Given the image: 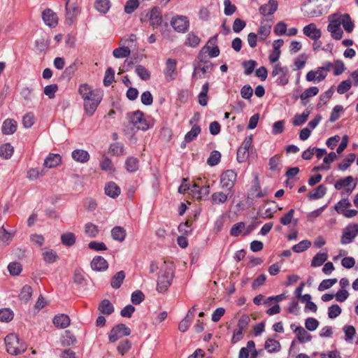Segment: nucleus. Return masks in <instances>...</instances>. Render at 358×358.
Returning a JSON list of instances; mask_svg holds the SVG:
<instances>
[{
	"instance_id": "obj_53",
	"label": "nucleus",
	"mask_w": 358,
	"mask_h": 358,
	"mask_svg": "<svg viewBox=\"0 0 358 358\" xmlns=\"http://www.w3.org/2000/svg\"><path fill=\"white\" fill-rule=\"evenodd\" d=\"M257 65V62L255 60L250 59L245 61L242 63V66L244 68V73L246 76L250 75L255 70Z\"/></svg>"
},
{
	"instance_id": "obj_46",
	"label": "nucleus",
	"mask_w": 358,
	"mask_h": 358,
	"mask_svg": "<svg viewBox=\"0 0 358 358\" xmlns=\"http://www.w3.org/2000/svg\"><path fill=\"white\" fill-rule=\"evenodd\" d=\"M200 41V38L192 32L187 35L186 41L184 44L186 46L194 48L199 44Z\"/></svg>"
},
{
	"instance_id": "obj_58",
	"label": "nucleus",
	"mask_w": 358,
	"mask_h": 358,
	"mask_svg": "<svg viewBox=\"0 0 358 358\" xmlns=\"http://www.w3.org/2000/svg\"><path fill=\"white\" fill-rule=\"evenodd\" d=\"M271 25L261 24L257 34L259 35V39L264 41L271 33Z\"/></svg>"
},
{
	"instance_id": "obj_14",
	"label": "nucleus",
	"mask_w": 358,
	"mask_h": 358,
	"mask_svg": "<svg viewBox=\"0 0 358 358\" xmlns=\"http://www.w3.org/2000/svg\"><path fill=\"white\" fill-rule=\"evenodd\" d=\"M234 194V192H229L225 194L222 192H216L211 195V202L213 204L224 203L228 199L231 198Z\"/></svg>"
},
{
	"instance_id": "obj_47",
	"label": "nucleus",
	"mask_w": 358,
	"mask_h": 358,
	"mask_svg": "<svg viewBox=\"0 0 358 358\" xmlns=\"http://www.w3.org/2000/svg\"><path fill=\"white\" fill-rule=\"evenodd\" d=\"M131 51L129 47L122 46L115 49L113 51V55L115 58H124L130 55Z\"/></svg>"
},
{
	"instance_id": "obj_38",
	"label": "nucleus",
	"mask_w": 358,
	"mask_h": 358,
	"mask_svg": "<svg viewBox=\"0 0 358 358\" xmlns=\"http://www.w3.org/2000/svg\"><path fill=\"white\" fill-rule=\"evenodd\" d=\"M61 342L63 346H70L76 343V338L71 331H65L61 338Z\"/></svg>"
},
{
	"instance_id": "obj_54",
	"label": "nucleus",
	"mask_w": 358,
	"mask_h": 358,
	"mask_svg": "<svg viewBox=\"0 0 358 358\" xmlns=\"http://www.w3.org/2000/svg\"><path fill=\"white\" fill-rule=\"evenodd\" d=\"M139 6L138 0H128L124 8V10L127 14L132 13Z\"/></svg>"
},
{
	"instance_id": "obj_7",
	"label": "nucleus",
	"mask_w": 358,
	"mask_h": 358,
	"mask_svg": "<svg viewBox=\"0 0 358 358\" xmlns=\"http://www.w3.org/2000/svg\"><path fill=\"white\" fill-rule=\"evenodd\" d=\"M131 334V329L124 324H118L110 331L108 339L111 343H115L123 336H129Z\"/></svg>"
},
{
	"instance_id": "obj_59",
	"label": "nucleus",
	"mask_w": 358,
	"mask_h": 358,
	"mask_svg": "<svg viewBox=\"0 0 358 358\" xmlns=\"http://www.w3.org/2000/svg\"><path fill=\"white\" fill-rule=\"evenodd\" d=\"M336 282H337L336 278L323 280L318 286V290L320 292H322L325 289H329Z\"/></svg>"
},
{
	"instance_id": "obj_18",
	"label": "nucleus",
	"mask_w": 358,
	"mask_h": 358,
	"mask_svg": "<svg viewBox=\"0 0 358 358\" xmlns=\"http://www.w3.org/2000/svg\"><path fill=\"white\" fill-rule=\"evenodd\" d=\"M104 189L106 194L113 199L117 197L121 192L120 188L114 182H108L106 185Z\"/></svg>"
},
{
	"instance_id": "obj_61",
	"label": "nucleus",
	"mask_w": 358,
	"mask_h": 358,
	"mask_svg": "<svg viewBox=\"0 0 358 358\" xmlns=\"http://www.w3.org/2000/svg\"><path fill=\"white\" fill-rule=\"evenodd\" d=\"M13 318V312L8 308L0 310V321L10 322Z\"/></svg>"
},
{
	"instance_id": "obj_33",
	"label": "nucleus",
	"mask_w": 358,
	"mask_h": 358,
	"mask_svg": "<svg viewBox=\"0 0 358 358\" xmlns=\"http://www.w3.org/2000/svg\"><path fill=\"white\" fill-rule=\"evenodd\" d=\"M14 148L10 143H4L0 146V157L8 159L13 155Z\"/></svg>"
},
{
	"instance_id": "obj_15",
	"label": "nucleus",
	"mask_w": 358,
	"mask_h": 358,
	"mask_svg": "<svg viewBox=\"0 0 358 358\" xmlns=\"http://www.w3.org/2000/svg\"><path fill=\"white\" fill-rule=\"evenodd\" d=\"M352 181V176H347L345 178L337 180L334 184V187L338 190L341 189L343 187H345L347 193L350 194L356 186V184H355L352 188L348 187Z\"/></svg>"
},
{
	"instance_id": "obj_35",
	"label": "nucleus",
	"mask_w": 358,
	"mask_h": 358,
	"mask_svg": "<svg viewBox=\"0 0 358 358\" xmlns=\"http://www.w3.org/2000/svg\"><path fill=\"white\" fill-rule=\"evenodd\" d=\"M94 7L99 13L106 14L109 10L110 3L109 0H96Z\"/></svg>"
},
{
	"instance_id": "obj_60",
	"label": "nucleus",
	"mask_w": 358,
	"mask_h": 358,
	"mask_svg": "<svg viewBox=\"0 0 358 358\" xmlns=\"http://www.w3.org/2000/svg\"><path fill=\"white\" fill-rule=\"evenodd\" d=\"M342 310L338 304H333L328 308V317L330 319H335L341 315Z\"/></svg>"
},
{
	"instance_id": "obj_23",
	"label": "nucleus",
	"mask_w": 358,
	"mask_h": 358,
	"mask_svg": "<svg viewBox=\"0 0 358 358\" xmlns=\"http://www.w3.org/2000/svg\"><path fill=\"white\" fill-rule=\"evenodd\" d=\"M62 162V157L59 154L50 153L46 157V168H55Z\"/></svg>"
},
{
	"instance_id": "obj_39",
	"label": "nucleus",
	"mask_w": 358,
	"mask_h": 358,
	"mask_svg": "<svg viewBox=\"0 0 358 358\" xmlns=\"http://www.w3.org/2000/svg\"><path fill=\"white\" fill-rule=\"evenodd\" d=\"M99 232L98 227L92 223L87 222L85 225V234L90 238H95Z\"/></svg>"
},
{
	"instance_id": "obj_42",
	"label": "nucleus",
	"mask_w": 358,
	"mask_h": 358,
	"mask_svg": "<svg viewBox=\"0 0 358 358\" xmlns=\"http://www.w3.org/2000/svg\"><path fill=\"white\" fill-rule=\"evenodd\" d=\"M12 238L11 234L5 229L3 226L0 228V245H8Z\"/></svg>"
},
{
	"instance_id": "obj_27",
	"label": "nucleus",
	"mask_w": 358,
	"mask_h": 358,
	"mask_svg": "<svg viewBox=\"0 0 358 358\" xmlns=\"http://www.w3.org/2000/svg\"><path fill=\"white\" fill-rule=\"evenodd\" d=\"M310 110L306 109L301 114L295 115L292 120L293 125L295 127H298L304 124L307 121L308 117L310 115Z\"/></svg>"
},
{
	"instance_id": "obj_48",
	"label": "nucleus",
	"mask_w": 358,
	"mask_h": 358,
	"mask_svg": "<svg viewBox=\"0 0 358 358\" xmlns=\"http://www.w3.org/2000/svg\"><path fill=\"white\" fill-rule=\"evenodd\" d=\"M311 245V242L308 240H303L299 242V243L294 245L292 247V250L294 252L299 253L304 252L307 249H308Z\"/></svg>"
},
{
	"instance_id": "obj_16",
	"label": "nucleus",
	"mask_w": 358,
	"mask_h": 358,
	"mask_svg": "<svg viewBox=\"0 0 358 358\" xmlns=\"http://www.w3.org/2000/svg\"><path fill=\"white\" fill-rule=\"evenodd\" d=\"M277 1L275 0H269L267 3L262 5L259 10L262 15L266 16L273 15L277 10Z\"/></svg>"
},
{
	"instance_id": "obj_28",
	"label": "nucleus",
	"mask_w": 358,
	"mask_h": 358,
	"mask_svg": "<svg viewBox=\"0 0 358 358\" xmlns=\"http://www.w3.org/2000/svg\"><path fill=\"white\" fill-rule=\"evenodd\" d=\"M327 192V187L323 185H320L314 192L308 194V197L310 200H316L322 198Z\"/></svg>"
},
{
	"instance_id": "obj_64",
	"label": "nucleus",
	"mask_w": 358,
	"mask_h": 358,
	"mask_svg": "<svg viewBox=\"0 0 358 358\" xmlns=\"http://www.w3.org/2000/svg\"><path fill=\"white\" fill-rule=\"evenodd\" d=\"M352 86V83L350 80L342 81L337 87V92L340 94H343L348 92Z\"/></svg>"
},
{
	"instance_id": "obj_56",
	"label": "nucleus",
	"mask_w": 358,
	"mask_h": 358,
	"mask_svg": "<svg viewBox=\"0 0 358 358\" xmlns=\"http://www.w3.org/2000/svg\"><path fill=\"white\" fill-rule=\"evenodd\" d=\"M135 71L136 74L143 80H148L150 78L149 71L142 65H138Z\"/></svg>"
},
{
	"instance_id": "obj_43",
	"label": "nucleus",
	"mask_w": 358,
	"mask_h": 358,
	"mask_svg": "<svg viewBox=\"0 0 358 358\" xmlns=\"http://www.w3.org/2000/svg\"><path fill=\"white\" fill-rule=\"evenodd\" d=\"M209 89V85L208 83H205L202 86L201 92L199 94V103L202 106H206L208 103V92Z\"/></svg>"
},
{
	"instance_id": "obj_32",
	"label": "nucleus",
	"mask_w": 358,
	"mask_h": 358,
	"mask_svg": "<svg viewBox=\"0 0 358 358\" xmlns=\"http://www.w3.org/2000/svg\"><path fill=\"white\" fill-rule=\"evenodd\" d=\"M57 24V15L52 10L46 8V25L50 27H55Z\"/></svg>"
},
{
	"instance_id": "obj_24",
	"label": "nucleus",
	"mask_w": 358,
	"mask_h": 358,
	"mask_svg": "<svg viewBox=\"0 0 358 358\" xmlns=\"http://www.w3.org/2000/svg\"><path fill=\"white\" fill-rule=\"evenodd\" d=\"M319 92L317 87H310L306 89L301 95L300 99L303 105H306L308 102V99L316 96Z\"/></svg>"
},
{
	"instance_id": "obj_36",
	"label": "nucleus",
	"mask_w": 358,
	"mask_h": 358,
	"mask_svg": "<svg viewBox=\"0 0 358 358\" xmlns=\"http://www.w3.org/2000/svg\"><path fill=\"white\" fill-rule=\"evenodd\" d=\"M124 278L125 273L123 271L117 272L111 279V287L115 289L120 288Z\"/></svg>"
},
{
	"instance_id": "obj_62",
	"label": "nucleus",
	"mask_w": 358,
	"mask_h": 358,
	"mask_svg": "<svg viewBox=\"0 0 358 358\" xmlns=\"http://www.w3.org/2000/svg\"><path fill=\"white\" fill-rule=\"evenodd\" d=\"M351 206V203L348 201V199H343L341 201H339L336 205H335V210L338 213H340L346 208Z\"/></svg>"
},
{
	"instance_id": "obj_11",
	"label": "nucleus",
	"mask_w": 358,
	"mask_h": 358,
	"mask_svg": "<svg viewBox=\"0 0 358 358\" xmlns=\"http://www.w3.org/2000/svg\"><path fill=\"white\" fill-rule=\"evenodd\" d=\"M176 60L173 59H168L166 62V69L164 75L168 81L174 80L176 77Z\"/></svg>"
},
{
	"instance_id": "obj_41",
	"label": "nucleus",
	"mask_w": 358,
	"mask_h": 358,
	"mask_svg": "<svg viewBox=\"0 0 358 358\" xmlns=\"http://www.w3.org/2000/svg\"><path fill=\"white\" fill-rule=\"evenodd\" d=\"M66 20L68 21L69 24H71L73 22V18L76 17L80 13L78 7L75 4H71L68 8H66Z\"/></svg>"
},
{
	"instance_id": "obj_13",
	"label": "nucleus",
	"mask_w": 358,
	"mask_h": 358,
	"mask_svg": "<svg viewBox=\"0 0 358 358\" xmlns=\"http://www.w3.org/2000/svg\"><path fill=\"white\" fill-rule=\"evenodd\" d=\"M91 267L96 271H104L108 269V264L101 256H96L91 262Z\"/></svg>"
},
{
	"instance_id": "obj_52",
	"label": "nucleus",
	"mask_w": 358,
	"mask_h": 358,
	"mask_svg": "<svg viewBox=\"0 0 358 358\" xmlns=\"http://www.w3.org/2000/svg\"><path fill=\"white\" fill-rule=\"evenodd\" d=\"M245 224L243 222H238L234 224L230 230V235L231 236H238L241 233H243V230L245 229Z\"/></svg>"
},
{
	"instance_id": "obj_31",
	"label": "nucleus",
	"mask_w": 358,
	"mask_h": 358,
	"mask_svg": "<svg viewBox=\"0 0 358 358\" xmlns=\"http://www.w3.org/2000/svg\"><path fill=\"white\" fill-rule=\"evenodd\" d=\"M328 258V255L326 252H318L313 258L311 261V266L318 267L322 266Z\"/></svg>"
},
{
	"instance_id": "obj_2",
	"label": "nucleus",
	"mask_w": 358,
	"mask_h": 358,
	"mask_svg": "<svg viewBox=\"0 0 358 358\" xmlns=\"http://www.w3.org/2000/svg\"><path fill=\"white\" fill-rule=\"evenodd\" d=\"M174 276V266L172 262H164L160 269L158 276L157 289L159 292H164L171 286Z\"/></svg>"
},
{
	"instance_id": "obj_29",
	"label": "nucleus",
	"mask_w": 358,
	"mask_h": 358,
	"mask_svg": "<svg viewBox=\"0 0 358 358\" xmlns=\"http://www.w3.org/2000/svg\"><path fill=\"white\" fill-rule=\"evenodd\" d=\"M213 68V64L212 63H209L206 66H201L200 64L197 65L194 64V71L192 74V78L195 79L201 78V76L198 74L197 71H200L203 74L206 73L209 71H212Z\"/></svg>"
},
{
	"instance_id": "obj_40",
	"label": "nucleus",
	"mask_w": 358,
	"mask_h": 358,
	"mask_svg": "<svg viewBox=\"0 0 358 358\" xmlns=\"http://www.w3.org/2000/svg\"><path fill=\"white\" fill-rule=\"evenodd\" d=\"M32 288L29 285H24L19 295L20 300L24 303H27L32 296Z\"/></svg>"
},
{
	"instance_id": "obj_51",
	"label": "nucleus",
	"mask_w": 358,
	"mask_h": 358,
	"mask_svg": "<svg viewBox=\"0 0 358 358\" xmlns=\"http://www.w3.org/2000/svg\"><path fill=\"white\" fill-rule=\"evenodd\" d=\"M8 270L10 275H18L22 270V266L20 263L13 262L8 264Z\"/></svg>"
},
{
	"instance_id": "obj_1",
	"label": "nucleus",
	"mask_w": 358,
	"mask_h": 358,
	"mask_svg": "<svg viewBox=\"0 0 358 358\" xmlns=\"http://www.w3.org/2000/svg\"><path fill=\"white\" fill-rule=\"evenodd\" d=\"M78 91L83 99L86 113L90 116L92 115L101 101V93L92 90L87 84L80 85Z\"/></svg>"
},
{
	"instance_id": "obj_25",
	"label": "nucleus",
	"mask_w": 358,
	"mask_h": 358,
	"mask_svg": "<svg viewBox=\"0 0 358 358\" xmlns=\"http://www.w3.org/2000/svg\"><path fill=\"white\" fill-rule=\"evenodd\" d=\"M126 234V230L122 227L116 226L111 230L112 238L118 242H122L125 239Z\"/></svg>"
},
{
	"instance_id": "obj_30",
	"label": "nucleus",
	"mask_w": 358,
	"mask_h": 358,
	"mask_svg": "<svg viewBox=\"0 0 358 358\" xmlns=\"http://www.w3.org/2000/svg\"><path fill=\"white\" fill-rule=\"evenodd\" d=\"M139 167V161L137 158L129 157L125 162V168L127 171L133 173L136 171Z\"/></svg>"
},
{
	"instance_id": "obj_34",
	"label": "nucleus",
	"mask_w": 358,
	"mask_h": 358,
	"mask_svg": "<svg viewBox=\"0 0 358 358\" xmlns=\"http://www.w3.org/2000/svg\"><path fill=\"white\" fill-rule=\"evenodd\" d=\"M61 241L65 246L71 247L76 243V237L73 233L66 232L62 234Z\"/></svg>"
},
{
	"instance_id": "obj_49",
	"label": "nucleus",
	"mask_w": 358,
	"mask_h": 358,
	"mask_svg": "<svg viewBox=\"0 0 358 358\" xmlns=\"http://www.w3.org/2000/svg\"><path fill=\"white\" fill-rule=\"evenodd\" d=\"M191 313H192V311H191V310H189L188 311V313H187V315L185 317V318L182 319L180 321V322L179 323L178 329L181 332H185L188 329V328L192 322V318L189 317V314H191Z\"/></svg>"
},
{
	"instance_id": "obj_12",
	"label": "nucleus",
	"mask_w": 358,
	"mask_h": 358,
	"mask_svg": "<svg viewBox=\"0 0 358 358\" xmlns=\"http://www.w3.org/2000/svg\"><path fill=\"white\" fill-rule=\"evenodd\" d=\"M303 34L313 40H317L322 36L320 29L316 27L314 23H310L303 27Z\"/></svg>"
},
{
	"instance_id": "obj_3",
	"label": "nucleus",
	"mask_w": 358,
	"mask_h": 358,
	"mask_svg": "<svg viewBox=\"0 0 358 358\" xmlns=\"http://www.w3.org/2000/svg\"><path fill=\"white\" fill-rule=\"evenodd\" d=\"M6 350L11 355L17 356L23 353L27 348L26 343L20 339L15 334H10L4 339Z\"/></svg>"
},
{
	"instance_id": "obj_5",
	"label": "nucleus",
	"mask_w": 358,
	"mask_h": 358,
	"mask_svg": "<svg viewBox=\"0 0 358 358\" xmlns=\"http://www.w3.org/2000/svg\"><path fill=\"white\" fill-rule=\"evenodd\" d=\"M236 173L233 170H227L220 176L221 187L229 192H234L233 188L236 180Z\"/></svg>"
},
{
	"instance_id": "obj_37",
	"label": "nucleus",
	"mask_w": 358,
	"mask_h": 358,
	"mask_svg": "<svg viewBox=\"0 0 358 358\" xmlns=\"http://www.w3.org/2000/svg\"><path fill=\"white\" fill-rule=\"evenodd\" d=\"M294 331L297 333V338L301 343L310 341L312 336L302 327H296Z\"/></svg>"
},
{
	"instance_id": "obj_10",
	"label": "nucleus",
	"mask_w": 358,
	"mask_h": 358,
	"mask_svg": "<svg viewBox=\"0 0 358 358\" xmlns=\"http://www.w3.org/2000/svg\"><path fill=\"white\" fill-rule=\"evenodd\" d=\"M149 15L150 25L153 27H157L162 23V12L159 7H153L146 16Z\"/></svg>"
},
{
	"instance_id": "obj_22",
	"label": "nucleus",
	"mask_w": 358,
	"mask_h": 358,
	"mask_svg": "<svg viewBox=\"0 0 358 358\" xmlns=\"http://www.w3.org/2000/svg\"><path fill=\"white\" fill-rule=\"evenodd\" d=\"M338 17L339 20L341 21V24L344 29L348 33L352 32L354 29V23L351 20L350 15L348 13L341 15H338Z\"/></svg>"
},
{
	"instance_id": "obj_63",
	"label": "nucleus",
	"mask_w": 358,
	"mask_h": 358,
	"mask_svg": "<svg viewBox=\"0 0 358 358\" xmlns=\"http://www.w3.org/2000/svg\"><path fill=\"white\" fill-rule=\"evenodd\" d=\"M144 294L140 290L134 292L131 296V302L135 305L140 304L144 300Z\"/></svg>"
},
{
	"instance_id": "obj_19",
	"label": "nucleus",
	"mask_w": 358,
	"mask_h": 358,
	"mask_svg": "<svg viewBox=\"0 0 358 358\" xmlns=\"http://www.w3.org/2000/svg\"><path fill=\"white\" fill-rule=\"evenodd\" d=\"M71 156L75 161L80 163L87 162L90 159L88 152L82 149L73 150L71 153Z\"/></svg>"
},
{
	"instance_id": "obj_57",
	"label": "nucleus",
	"mask_w": 358,
	"mask_h": 358,
	"mask_svg": "<svg viewBox=\"0 0 358 358\" xmlns=\"http://www.w3.org/2000/svg\"><path fill=\"white\" fill-rule=\"evenodd\" d=\"M114 78H115L114 70L111 67L108 68L105 72V76H104V78H103L104 85L107 87V86H109L110 85H111V83L114 80Z\"/></svg>"
},
{
	"instance_id": "obj_6",
	"label": "nucleus",
	"mask_w": 358,
	"mask_h": 358,
	"mask_svg": "<svg viewBox=\"0 0 358 358\" xmlns=\"http://www.w3.org/2000/svg\"><path fill=\"white\" fill-rule=\"evenodd\" d=\"M170 24L173 29L178 33H185L189 27V20L184 15H176L172 17Z\"/></svg>"
},
{
	"instance_id": "obj_21",
	"label": "nucleus",
	"mask_w": 358,
	"mask_h": 358,
	"mask_svg": "<svg viewBox=\"0 0 358 358\" xmlns=\"http://www.w3.org/2000/svg\"><path fill=\"white\" fill-rule=\"evenodd\" d=\"M265 349L269 353L279 352L281 349V345L278 341L273 338H268L264 345Z\"/></svg>"
},
{
	"instance_id": "obj_55",
	"label": "nucleus",
	"mask_w": 358,
	"mask_h": 358,
	"mask_svg": "<svg viewBox=\"0 0 358 358\" xmlns=\"http://www.w3.org/2000/svg\"><path fill=\"white\" fill-rule=\"evenodd\" d=\"M131 347V342L128 339H125L119 343L117 349L121 355H124L130 350Z\"/></svg>"
},
{
	"instance_id": "obj_44",
	"label": "nucleus",
	"mask_w": 358,
	"mask_h": 358,
	"mask_svg": "<svg viewBox=\"0 0 358 358\" xmlns=\"http://www.w3.org/2000/svg\"><path fill=\"white\" fill-rule=\"evenodd\" d=\"M201 132V127L198 124H194L191 130L185 136V142H191L194 141Z\"/></svg>"
},
{
	"instance_id": "obj_20",
	"label": "nucleus",
	"mask_w": 358,
	"mask_h": 358,
	"mask_svg": "<svg viewBox=\"0 0 358 358\" xmlns=\"http://www.w3.org/2000/svg\"><path fill=\"white\" fill-rule=\"evenodd\" d=\"M1 129L3 134H13L17 129L16 121L12 119H6L3 123Z\"/></svg>"
},
{
	"instance_id": "obj_17",
	"label": "nucleus",
	"mask_w": 358,
	"mask_h": 358,
	"mask_svg": "<svg viewBox=\"0 0 358 358\" xmlns=\"http://www.w3.org/2000/svg\"><path fill=\"white\" fill-rule=\"evenodd\" d=\"M52 322L57 328L65 329L69 326L71 320L66 314H59L54 317Z\"/></svg>"
},
{
	"instance_id": "obj_26",
	"label": "nucleus",
	"mask_w": 358,
	"mask_h": 358,
	"mask_svg": "<svg viewBox=\"0 0 358 358\" xmlns=\"http://www.w3.org/2000/svg\"><path fill=\"white\" fill-rule=\"evenodd\" d=\"M99 310L104 315H110L114 312V306L108 299H103L98 307Z\"/></svg>"
},
{
	"instance_id": "obj_50",
	"label": "nucleus",
	"mask_w": 358,
	"mask_h": 358,
	"mask_svg": "<svg viewBox=\"0 0 358 358\" xmlns=\"http://www.w3.org/2000/svg\"><path fill=\"white\" fill-rule=\"evenodd\" d=\"M221 154L217 150L211 152L210 157L207 159V164L210 166H214L220 162Z\"/></svg>"
},
{
	"instance_id": "obj_9",
	"label": "nucleus",
	"mask_w": 358,
	"mask_h": 358,
	"mask_svg": "<svg viewBox=\"0 0 358 358\" xmlns=\"http://www.w3.org/2000/svg\"><path fill=\"white\" fill-rule=\"evenodd\" d=\"M131 122L138 129L147 130L149 125L146 120L143 118V113L140 110L134 113L131 117Z\"/></svg>"
},
{
	"instance_id": "obj_45",
	"label": "nucleus",
	"mask_w": 358,
	"mask_h": 358,
	"mask_svg": "<svg viewBox=\"0 0 358 358\" xmlns=\"http://www.w3.org/2000/svg\"><path fill=\"white\" fill-rule=\"evenodd\" d=\"M355 159H356V155L355 153L349 154L347 156V157L344 159V161L338 165V169L341 171H345L354 162Z\"/></svg>"
},
{
	"instance_id": "obj_4",
	"label": "nucleus",
	"mask_w": 358,
	"mask_h": 358,
	"mask_svg": "<svg viewBox=\"0 0 358 358\" xmlns=\"http://www.w3.org/2000/svg\"><path fill=\"white\" fill-rule=\"evenodd\" d=\"M329 24L327 30L331 32V37L336 40H340L343 31L341 28V21L339 20L338 14L335 13L329 16Z\"/></svg>"
},
{
	"instance_id": "obj_8",
	"label": "nucleus",
	"mask_w": 358,
	"mask_h": 358,
	"mask_svg": "<svg viewBox=\"0 0 358 358\" xmlns=\"http://www.w3.org/2000/svg\"><path fill=\"white\" fill-rule=\"evenodd\" d=\"M357 235L358 224H350L344 229L341 242L344 245L350 243Z\"/></svg>"
}]
</instances>
